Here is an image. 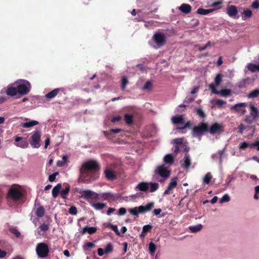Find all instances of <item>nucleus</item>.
Returning <instances> with one entry per match:
<instances>
[{"mask_svg":"<svg viewBox=\"0 0 259 259\" xmlns=\"http://www.w3.org/2000/svg\"><path fill=\"white\" fill-rule=\"evenodd\" d=\"M61 89L59 88H57L51 92H49L48 94H47L45 96L47 99H51L54 97H55L59 93Z\"/></svg>","mask_w":259,"mask_h":259,"instance_id":"4be33fe9","label":"nucleus"},{"mask_svg":"<svg viewBox=\"0 0 259 259\" xmlns=\"http://www.w3.org/2000/svg\"><path fill=\"white\" fill-rule=\"evenodd\" d=\"M95 246L94 243L90 242H87L83 246L84 250H86L88 249V248H93Z\"/></svg>","mask_w":259,"mask_h":259,"instance_id":"864d4df0","label":"nucleus"},{"mask_svg":"<svg viewBox=\"0 0 259 259\" xmlns=\"http://www.w3.org/2000/svg\"><path fill=\"white\" fill-rule=\"evenodd\" d=\"M250 109V112L249 114L254 117L255 119L259 117V111L256 107H255L253 104L249 105Z\"/></svg>","mask_w":259,"mask_h":259,"instance_id":"aec40b11","label":"nucleus"},{"mask_svg":"<svg viewBox=\"0 0 259 259\" xmlns=\"http://www.w3.org/2000/svg\"><path fill=\"white\" fill-rule=\"evenodd\" d=\"M101 166L96 160L84 162L79 169V182L90 183L99 178Z\"/></svg>","mask_w":259,"mask_h":259,"instance_id":"f257e3e1","label":"nucleus"},{"mask_svg":"<svg viewBox=\"0 0 259 259\" xmlns=\"http://www.w3.org/2000/svg\"><path fill=\"white\" fill-rule=\"evenodd\" d=\"M105 177L108 180H113L116 179V176L114 171L106 169L104 171Z\"/></svg>","mask_w":259,"mask_h":259,"instance_id":"a211bd4d","label":"nucleus"},{"mask_svg":"<svg viewBox=\"0 0 259 259\" xmlns=\"http://www.w3.org/2000/svg\"><path fill=\"white\" fill-rule=\"evenodd\" d=\"M38 124V122L36 120H32L29 122H24L22 124V126L24 128H29L30 127L35 126Z\"/></svg>","mask_w":259,"mask_h":259,"instance_id":"c85d7f7f","label":"nucleus"},{"mask_svg":"<svg viewBox=\"0 0 259 259\" xmlns=\"http://www.w3.org/2000/svg\"><path fill=\"white\" fill-rule=\"evenodd\" d=\"M45 209L42 206H39L38 207L36 211V215L39 217L41 218L44 215Z\"/></svg>","mask_w":259,"mask_h":259,"instance_id":"c9c22d12","label":"nucleus"},{"mask_svg":"<svg viewBox=\"0 0 259 259\" xmlns=\"http://www.w3.org/2000/svg\"><path fill=\"white\" fill-rule=\"evenodd\" d=\"M208 131L207 123L201 122L198 125L195 126L192 130L194 136H202L204 132Z\"/></svg>","mask_w":259,"mask_h":259,"instance_id":"39448f33","label":"nucleus"},{"mask_svg":"<svg viewBox=\"0 0 259 259\" xmlns=\"http://www.w3.org/2000/svg\"><path fill=\"white\" fill-rule=\"evenodd\" d=\"M124 120L128 125H131L133 123V116L131 114H125L124 115Z\"/></svg>","mask_w":259,"mask_h":259,"instance_id":"473e14b6","label":"nucleus"},{"mask_svg":"<svg viewBox=\"0 0 259 259\" xmlns=\"http://www.w3.org/2000/svg\"><path fill=\"white\" fill-rule=\"evenodd\" d=\"M214 9H204L203 8H199L197 10V13L200 15H206L213 11Z\"/></svg>","mask_w":259,"mask_h":259,"instance_id":"c756f323","label":"nucleus"},{"mask_svg":"<svg viewBox=\"0 0 259 259\" xmlns=\"http://www.w3.org/2000/svg\"><path fill=\"white\" fill-rule=\"evenodd\" d=\"M36 252L38 257L41 258L46 257L49 254V246L44 242L38 243L36 247Z\"/></svg>","mask_w":259,"mask_h":259,"instance_id":"20e7f679","label":"nucleus"},{"mask_svg":"<svg viewBox=\"0 0 259 259\" xmlns=\"http://www.w3.org/2000/svg\"><path fill=\"white\" fill-rule=\"evenodd\" d=\"M256 119H255L254 117H252L250 114L247 115L245 117V118L244 119V121L245 122L247 123L248 124H251Z\"/></svg>","mask_w":259,"mask_h":259,"instance_id":"79ce46f5","label":"nucleus"},{"mask_svg":"<svg viewBox=\"0 0 259 259\" xmlns=\"http://www.w3.org/2000/svg\"><path fill=\"white\" fill-rule=\"evenodd\" d=\"M136 189L146 192L149 189V184L144 182H141L137 186Z\"/></svg>","mask_w":259,"mask_h":259,"instance_id":"412c9836","label":"nucleus"},{"mask_svg":"<svg viewBox=\"0 0 259 259\" xmlns=\"http://www.w3.org/2000/svg\"><path fill=\"white\" fill-rule=\"evenodd\" d=\"M238 128H239L238 133L240 135H242L243 133V131L246 128V126H245L243 124L241 123L239 125Z\"/></svg>","mask_w":259,"mask_h":259,"instance_id":"0e129e2a","label":"nucleus"},{"mask_svg":"<svg viewBox=\"0 0 259 259\" xmlns=\"http://www.w3.org/2000/svg\"><path fill=\"white\" fill-rule=\"evenodd\" d=\"M177 181H178V178L175 177L171 180V181L170 182V183H169L168 185L169 186H170L171 187H172V188H175L177 187V186L178 185Z\"/></svg>","mask_w":259,"mask_h":259,"instance_id":"49530a36","label":"nucleus"},{"mask_svg":"<svg viewBox=\"0 0 259 259\" xmlns=\"http://www.w3.org/2000/svg\"><path fill=\"white\" fill-rule=\"evenodd\" d=\"M155 172L163 178H167L170 175V171L163 165H161L157 167Z\"/></svg>","mask_w":259,"mask_h":259,"instance_id":"1a4fd4ad","label":"nucleus"},{"mask_svg":"<svg viewBox=\"0 0 259 259\" xmlns=\"http://www.w3.org/2000/svg\"><path fill=\"white\" fill-rule=\"evenodd\" d=\"M152 88V82L150 81H147L143 87V89L145 90H151Z\"/></svg>","mask_w":259,"mask_h":259,"instance_id":"4d7b16f0","label":"nucleus"},{"mask_svg":"<svg viewBox=\"0 0 259 259\" xmlns=\"http://www.w3.org/2000/svg\"><path fill=\"white\" fill-rule=\"evenodd\" d=\"M171 121L175 125H183L185 123V119L183 117V116L182 115H178L173 116L171 118Z\"/></svg>","mask_w":259,"mask_h":259,"instance_id":"2eb2a0df","label":"nucleus"},{"mask_svg":"<svg viewBox=\"0 0 259 259\" xmlns=\"http://www.w3.org/2000/svg\"><path fill=\"white\" fill-rule=\"evenodd\" d=\"M182 167L188 169L189 168L191 165L190 156L188 154H186L183 160L181 161Z\"/></svg>","mask_w":259,"mask_h":259,"instance_id":"dca6fc26","label":"nucleus"},{"mask_svg":"<svg viewBox=\"0 0 259 259\" xmlns=\"http://www.w3.org/2000/svg\"><path fill=\"white\" fill-rule=\"evenodd\" d=\"M113 250V245L111 243H109L107 244L105 248V253L109 254L112 252Z\"/></svg>","mask_w":259,"mask_h":259,"instance_id":"58836bf2","label":"nucleus"},{"mask_svg":"<svg viewBox=\"0 0 259 259\" xmlns=\"http://www.w3.org/2000/svg\"><path fill=\"white\" fill-rule=\"evenodd\" d=\"M154 202H149L147 203L145 206L140 205L139 206V208L140 210V213H145L146 212L150 211L154 207Z\"/></svg>","mask_w":259,"mask_h":259,"instance_id":"ddd939ff","label":"nucleus"},{"mask_svg":"<svg viewBox=\"0 0 259 259\" xmlns=\"http://www.w3.org/2000/svg\"><path fill=\"white\" fill-rule=\"evenodd\" d=\"M97 231V228L94 227H89L88 226L84 227L81 232L82 234H84L85 233L88 232L89 234H93L95 233Z\"/></svg>","mask_w":259,"mask_h":259,"instance_id":"b1692460","label":"nucleus"},{"mask_svg":"<svg viewBox=\"0 0 259 259\" xmlns=\"http://www.w3.org/2000/svg\"><path fill=\"white\" fill-rule=\"evenodd\" d=\"M128 82V79L126 76H123L121 80V89L122 90H124L126 87V85L127 84Z\"/></svg>","mask_w":259,"mask_h":259,"instance_id":"c03bdc74","label":"nucleus"},{"mask_svg":"<svg viewBox=\"0 0 259 259\" xmlns=\"http://www.w3.org/2000/svg\"><path fill=\"white\" fill-rule=\"evenodd\" d=\"M156 247L155 244L151 242L149 245V249L150 253H153L155 252Z\"/></svg>","mask_w":259,"mask_h":259,"instance_id":"8fccbe9b","label":"nucleus"},{"mask_svg":"<svg viewBox=\"0 0 259 259\" xmlns=\"http://www.w3.org/2000/svg\"><path fill=\"white\" fill-rule=\"evenodd\" d=\"M255 193L254 195V198L256 200H257L259 198L257 195L258 194H259V186H257L255 187Z\"/></svg>","mask_w":259,"mask_h":259,"instance_id":"774afa93","label":"nucleus"},{"mask_svg":"<svg viewBox=\"0 0 259 259\" xmlns=\"http://www.w3.org/2000/svg\"><path fill=\"white\" fill-rule=\"evenodd\" d=\"M249 146L250 147L249 144L246 142H243L240 143L239 145V149L242 150H244L246 148L249 147Z\"/></svg>","mask_w":259,"mask_h":259,"instance_id":"5fc2aeb1","label":"nucleus"},{"mask_svg":"<svg viewBox=\"0 0 259 259\" xmlns=\"http://www.w3.org/2000/svg\"><path fill=\"white\" fill-rule=\"evenodd\" d=\"M223 75L221 74H218L215 78V83L216 86H218L222 81Z\"/></svg>","mask_w":259,"mask_h":259,"instance_id":"de8ad7c7","label":"nucleus"},{"mask_svg":"<svg viewBox=\"0 0 259 259\" xmlns=\"http://www.w3.org/2000/svg\"><path fill=\"white\" fill-rule=\"evenodd\" d=\"M259 97V89H256L250 92L247 95L248 98H254Z\"/></svg>","mask_w":259,"mask_h":259,"instance_id":"2f4dec72","label":"nucleus"},{"mask_svg":"<svg viewBox=\"0 0 259 259\" xmlns=\"http://www.w3.org/2000/svg\"><path fill=\"white\" fill-rule=\"evenodd\" d=\"M67 156H63L62 157V160H58L57 163V165L59 167H62L64 165L65 163L67 161Z\"/></svg>","mask_w":259,"mask_h":259,"instance_id":"a19ab883","label":"nucleus"},{"mask_svg":"<svg viewBox=\"0 0 259 259\" xmlns=\"http://www.w3.org/2000/svg\"><path fill=\"white\" fill-rule=\"evenodd\" d=\"M15 141V145L22 148H25L28 145V142L25 140H23L22 137H16Z\"/></svg>","mask_w":259,"mask_h":259,"instance_id":"4468645a","label":"nucleus"},{"mask_svg":"<svg viewBox=\"0 0 259 259\" xmlns=\"http://www.w3.org/2000/svg\"><path fill=\"white\" fill-rule=\"evenodd\" d=\"M152 229V226L151 225H146L143 226L142 230L144 233H147L151 231Z\"/></svg>","mask_w":259,"mask_h":259,"instance_id":"603ef678","label":"nucleus"},{"mask_svg":"<svg viewBox=\"0 0 259 259\" xmlns=\"http://www.w3.org/2000/svg\"><path fill=\"white\" fill-rule=\"evenodd\" d=\"M227 13L228 15L232 18H238V17H236L238 14V10L237 7L234 5L229 6L227 8Z\"/></svg>","mask_w":259,"mask_h":259,"instance_id":"f8f14e48","label":"nucleus"},{"mask_svg":"<svg viewBox=\"0 0 259 259\" xmlns=\"http://www.w3.org/2000/svg\"><path fill=\"white\" fill-rule=\"evenodd\" d=\"M68 212L72 215H76L77 213V210L75 206H71Z\"/></svg>","mask_w":259,"mask_h":259,"instance_id":"3c124183","label":"nucleus"},{"mask_svg":"<svg viewBox=\"0 0 259 259\" xmlns=\"http://www.w3.org/2000/svg\"><path fill=\"white\" fill-rule=\"evenodd\" d=\"M252 16V12L251 10L246 9L243 10L242 12V19L244 20L250 18Z\"/></svg>","mask_w":259,"mask_h":259,"instance_id":"393cba45","label":"nucleus"},{"mask_svg":"<svg viewBox=\"0 0 259 259\" xmlns=\"http://www.w3.org/2000/svg\"><path fill=\"white\" fill-rule=\"evenodd\" d=\"M62 188V185L61 184L59 183L56 186H55L52 190V196L54 198H56L58 195L59 193H60V190Z\"/></svg>","mask_w":259,"mask_h":259,"instance_id":"5701e85b","label":"nucleus"},{"mask_svg":"<svg viewBox=\"0 0 259 259\" xmlns=\"http://www.w3.org/2000/svg\"><path fill=\"white\" fill-rule=\"evenodd\" d=\"M189 230L192 233H196L200 231L202 228L201 224H198L196 226H192L189 227Z\"/></svg>","mask_w":259,"mask_h":259,"instance_id":"72a5a7b5","label":"nucleus"},{"mask_svg":"<svg viewBox=\"0 0 259 259\" xmlns=\"http://www.w3.org/2000/svg\"><path fill=\"white\" fill-rule=\"evenodd\" d=\"M212 179V176L210 172H207L203 178V183L206 184H209Z\"/></svg>","mask_w":259,"mask_h":259,"instance_id":"e433bc0d","label":"nucleus"},{"mask_svg":"<svg viewBox=\"0 0 259 259\" xmlns=\"http://www.w3.org/2000/svg\"><path fill=\"white\" fill-rule=\"evenodd\" d=\"M14 85H16L17 92L20 95H25L30 92L31 85L26 80H20L19 82L18 80Z\"/></svg>","mask_w":259,"mask_h":259,"instance_id":"7ed1b4c3","label":"nucleus"},{"mask_svg":"<svg viewBox=\"0 0 259 259\" xmlns=\"http://www.w3.org/2000/svg\"><path fill=\"white\" fill-rule=\"evenodd\" d=\"M40 132L39 131H35L33 132V135L31 137L30 140V144L32 147L34 148H38L40 147L39 143L40 140Z\"/></svg>","mask_w":259,"mask_h":259,"instance_id":"423d86ee","label":"nucleus"},{"mask_svg":"<svg viewBox=\"0 0 259 259\" xmlns=\"http://www.w3.org/2000/svg\"><path fill=\"white\" fill-rule=\"evenodd\" d=\"M7 197L15 202L21 200L23 197L22 188L19 186H12L8 191Z\"/></svg>","mask_w":259,"mask_h":259,"instance_id":"f03ea898","label":"nucleus"},{"mask_svg":"<svg viewBox=\"0 0 259 259\" xmlns=\"http://www.w3.org/2000/svg\"><path fill=\"white\" fill-rule=\"evenodd\" d=\"M248 69L252 72H259V64L249 63L247 65Z\"/></svg>","mask_w":259,"mask_h":259,"instance_id":"bb28decb","label":"nucleus"},{"mask_svg":"<svg viewBox=\"0 0 259 259\" xmlns=\"http://www.w3.org/2000/svg\"><path fill=\"white\" fill-rule=\"evenodd\" d=\"M251 7L253 9H259V2H258V0H255V1H254L252 3Z\"/></svg>","mask_w":259,"mask_h":259,"instance_id":"338daca9","label":"nucleus"},{"mask_svg":"<svg viewBox=\"0 0 259 259\" xmlns=\"http://www.w3.org/2000/svg\"><path fill=\"white\" fill-rule=\"evenodd\" d=\"M209 87L212 93L215 94H220L222 97H228L231 94V91L230 89H222L220 91H218L215 89V87L213 83L210 84Z\"/></svg>","mask_w":259,"mask_h":259,"instance_id":"6e6552de","label":"nucleus"},{"mask_svg":"<svg viewBox=\"0 0 259 259\" xmlns=\"http://www.w3.org/2000/svg\"><path fill=\"white\" fill-rule=\"evenodd\" d=\"M139 211H140V210H139V207L132 208L129 210V212L131 214L136 215V216H138L139 214L140 213V212Z\"/></svg>","mask_w":259,"mask_h":259,"instance_id":"a18cd8bd","label":"nucleus"},{"mask_svg":"<svg viewBox=\"0 0 259 259\" xmlns=\"http://www.w3.org/2000/svg\"><path fill=\"white\" fill-rule=\"evenodd\" d=\"M58 175V172H54V174L50 175L49 177V181L51 182H54L56 179V176Z\"/></svg>","mask_w":259,"mask_h":259,"instance_id":"69168bd1","label":"nucleus"},{"mask_svg":"<svg viewBox=\"0 0 259 259\" xmlns=\"http://www.w3.org/2000/svg\"><path fill=\"white\" fill-rule=\"evenodd\" d=\"M230 200V198L228 194L224 195L220 200L221 203L229 202Z\"/></svg>","mask_w":259,"mask_h":259,"instance_id":"bf43d9fd","label":"nucleus"},{"mask_svg":"<svg viewBox=\"0 0 259 259\" xmlns=\"http://www.w3.org/2000/svg\"><path fill=\"white\" fill-rule=\"evenodd\" d=\"M109 228H110V229H111L115 233V234H116V235L118 236H120V237H122L123 235H121V234L119 232V231H118V229L117 228V226L116 225H112L111 224H109L108 225V226Z\"/></svg>","mask_w":259,"mask_h":259,"instance_id":"f704fd0d","label":"nucleus"},{"mask_svg":"<svg viewBox=\"0 0 259 259\" xmlns=\"http://www.w3.org/2000/svg\"><path fill=\"white\" fill-rule=\"evenodd\" d=\"M208 131L209 133L212 135L217 133L220 134L223 131V126L219 123L214 122L211 125Z\"/></svg>","mask_w":259,"mask_h":259,"instance_id":"9b49d317","label":"nucleus"},{"mask_svg":"<svg viewBox=\"0 0 259 259\" xmlns=\"http://www.w3.org/2000/svg\"><path fill=\"white\" fill-rule=\"evenodd\" d=\"M163 160L165 163L170 165L174 162V157L171 154H168L164 157Z\"/></svg>","mask_w":259,"mask_h":259,"instance_id":"a878e982","label":"nucleus"},{"mask_svg":"<svg viewBox=\"0 0 259 259\" xmlns=\"http://www.w3.org/2000/svg\"><path fill=\"white\" fill-rule=\"evenodd\" d=\"M9 230H10V232L12 234H14L16 237L18 238L20 237V233L18 231V230L16 228H12V229H10Z\"/></svg>","mask_w":259,"mask_h":259,"instance_id":"09e8293b","label":"nucleus"},{"mask_svg":"<svg viewBox=\"0 0 259 259\" xmlns=\"http://www.w3.org/2000/svg\"><path fill=\"white\" fill-rule=\"evenodd\" d=\"M39 228L40 229L41 231L43 232H46L48 231L49 229V226L45 224H41L39 227Z\"/></svg>","mask_w":259,"mask_h":259,"instance_id":"e2e57ef3","label":"nucleus"},{"mask_svg":"<svg viewBox=\"0 0 259 259\" xmlns=\"http://www.w3.org/2000/svg\"><path fill=\"white\" fill-rule=\"evenodd\" d=\"M191 124L190 121H188L183 125V126H179L177 127V130H182L186 128H191Z\"/></svg>","mask_w":259,"mask_h":259,"instance_id":"37998d69","label":"nucleus"},{"mask_svg":"<svg viewBox=\"0 0 259 259\" xmlns=\"http://www.w3.org/2000/svg\"><path fill=\"white\" fill-rule=\"evenodd\" d=\"M247 79H243L238 83V87L239 88H243L245 87V84L247 82Z\"/></svg>","mask_w":259,"mask_h":259,"instance_id":"13d9d810","label":"nucleus"},{"mask_svg":"<svg viewBox=\"0 0 259 259\" xmlns=\"http://www.w3.org/2000/svg\"><path fill=\"white\" fill-rule=\"evenodd\" d=\"M172 143L173 144L177 145V146L179 145H182L183 143V139L177 138V139H174L172 141Z\"/></svg>","mask_w":259,"mask_h":259,"instance_id":"680f3d73","label":"nucleus"},{"mask_svg":"<svg viewBox=\"0 0 259 259\" xmlns=\"http://www.w3.org/2000/svg\"><path fill=\"white\" fill-rule=\"evenodd\" d=\"M197 114L201 118H204L206 116L205 114L201 108H198L196 110Z\"/></svg>","mask_w":259,"mask_h":259,"instance_id":"6e6d98bb","label":"nucleus"},{"mask_svg":"<svg viewBox=\"0 0 259 259\" xmlns=\"http://www.w3.org/2000/svg\"><path fill=\"white\" fill-rule=\"evenodd\" d=\"M149 185H150V192H154L155 191H156L158 187H159V184L156 183H150Z\"/></svg>","mask_w":259,"mask_h":259,"instance_id":"4c0bfd02","label":"nucleus"},{"mask_svg":"<svg viewBox=\"0 0 259 259\" xmlns=\"http://www.w3.org/2000/svg\"><path fill=\"white\" fill-rule=\"evenodd\" d=\"M70 186L67 184L66 187L64 189H63L62 190H60V195L61 197L63 199H66L67 196L69 194V192L70 191Z\"/></svg>","mask_w":259,"mask_h":259,"instance_id":"cd10ccee","label":"nucleus"},{"mask_svg":"<svg viewBox=\"0 0 259 259\" xmlns=\"http://www.w3.org/2000/svg\"><path fill=\"white\" fill-rule=\"evenodd\" d=\"M6 93L7 95L11 97L16 96L18 94L16 85L8 87Z\"/></svg>","mask_w":259,"mask_h":259,"instance_id":"6ab92c4d","label":"nucleus"},{"mask_svg":"<svg viewBox=\"0 0 259 259\" xmlns=\"http://www.w3.org/2000/svg\"><path fill=\"white\" fill-rule=\"evenodd\" d=\"M246 106L247 103H240L232 106L231 109V110H234L236 112H240L242 115H244L246 112V110L245 109V107Z\"/></svg>","mask_w":259,"mask_h":259,"instance_id":"9d476101","label":"nucleus"},{"mask_svg":"<svg viewBox=\"0 0 259 259\" xmlns=\"http://www.w3.org/2000/svg\"><path fill=\"white\" fill-rule=\"evenodd\" d=\"M93 206L96 209L101 210L105 207V206H106V204L98 202L96 203H94Z\"/></svg>","mask_w":259,"mask_h":259,"instance_id":"ea45409f","label":"nucleus"},{"mask_svg":"<svg viewBox=\"0 0 259 259\" xmlns=\"http://www.w3.org/2000/svg\"><path fill=\"white\" fill-rule=\"evenodd\" d=\"M153 40L158 47H161L166 43V36L161 32L156 33L153 36Z\"/></svg>","mask_w":259,"mask_h":259,"instance_id":"0eeeda50","label":"nucleus"},{"mask_svg":"<svg viewBox=\"0 0 259 259\" xmlns=\"http://www.w3.org/2000/svg\"><path fill=\"white\" fill-rule=\"evenodd\" d=\"M96 193L91 190H84L83 191L82 195L86 199H90L93 197Z\"/></svg>","mask_w":259,"mask_h":259,"instance_id":"7c9ffc66","label":"nucleus"},{"mask_svg":"<svg viewBox=\"0 0 259 259\" xmlns=\"http://www.w3.org/2000/svg\"><path fill=\"white\" fill-rule=\"evenodd\" d=\"M103 197L105 199L109 200V199H111L113 198L114 196L111 193H105L103 194Z\"/></svg>","mask_w":259,"mask_h":259,"instance_id":"052dcab7","label":"nucleus"},{"mask_svg":"<svg viewBox=\"0 0 259 259\" xmlns=\"http://www.w3.org/2000/svg\"><path fill=\"white\" fill-rule=\"evenodd\" d=\"M179 10L184 14H187L191 12V6L187 4H183L179 7Z\"/></svg>","mask_w":259,"mask_h":259,"instance_id":"f3484780","label":"nucleus"}]
</instances>
